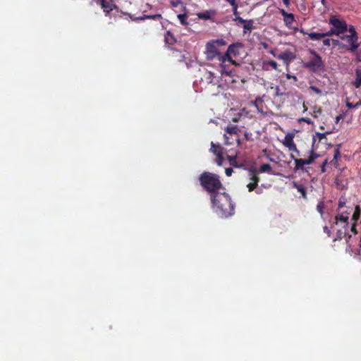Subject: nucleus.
Wrapping results in <instances>:
<instances>
[{
	"instance_id": "6",
	"label": "nucleus",
	"mask_w": 361,
	"mask_h": 361,
	"mask_svg": "<svg viewBox=\"0 0 361 361\" xmlns=\"http://www.w3.org/2000/svg\"><path fill=\"white\" fill-rule=\"evenodd\" d=\"M226 45V42L223 39H217L209 42L206 45L207 55L209 59H214L219 56L218 47Z\"/></svg>"
},
{
	"instance_id": "20",
	"label": "nucleus",
	"mask_w": 361,
	"mask_h": 361,
	"mask_svg": "<svg viewBox=\"0 0 361 361\" xmlns=\"http://www.w3.org/2000/svg\"><path fill=\"white\" fill-rule=\"evenodd\" d=\"M260 172H268L271 173V166L269 164H262L259 169Z\"/></svg>"
},
{
	"instance_id": "35",
	"label": "nucleus",
	"mask_w": 361,
	"mask_h": 361,
	"mask_svg": "<svg viewBox=\"0 0 361 361\" xmlns=\"http://www.w3.org/2000/svg\"><path fill=\"white\" fill-rule=\"evenodd\" d=\"M331 40L330 39H326L323 41V44L325 46H329L331 44Z\"/></svg>"
},
{
	"instance_id": "52",
	"label": "nucleus",
	"mask_w": 361,
	"mask_h": 361,
	"mask_svg": "<svg viewBox=\"0 0 361 361\" xmlns=\"http://www.w3.org/2000/svg\"><path fill=\"white\" fill-rule=\"evenodd\" d=\"M324 134H320V137H323Z\"/></svg>"
},
{
	"instance_id": "40",
	"label": "nucleus",
	"mask_w": 361,
	"mask_h": 361,
	"mask_svg": "<svg viewBox=\"0 0 361 361\" xmlns=\"http://www.w3.org/2000/svg\"><path fill=\"white\" fill-rule=\"evenodd\" d=\"M235 157H236V156H233V157H232V156H228V159H229V161H230L231 162H232L233 161H234V160H235Z\"/></svg>"
},
{
	"instance_id": "8",
	"label": "nucleus",
	"mask_w": 361,
	"mask_h": 361,
	"mask_svg": "<svg viewBox=\"0 0 361 361\" xmlns=\"http://www.w3.org/2000/svg\"><path fill=\"white\" fill-rule=\"evenodd\" d=\"M282 144L286 147L289 151L296 153L297 156H299V151L298 150L295 144L293 142V135L291 133L286 135L285 137L282 140Z\"/></svg>"
},
{
	"instance_id": "7",
	"label": "nucleus",
	"mask_w": 361,
	"mask_h": 361,
	"mask_svg": "<svg viewBox=\"0 0 361 361\" xmlns=\"http://www.w3.org/2000/svg\"><path fill=\"white\" fill-rule=\"evenodd\" d=\"M349 214L342 213L335 217V221L332 228L336 229L341 234L343 233L342 229L346 228L348 226Z\"/></svg>"
},
{
	"instance_id": "34",
	"label": "nucleus",
	"mask_w": 361,
	"mask_h": 361,
	"mask_svg": "<svg viewBox=\"0 0 361 361\" xmlns=\"http://www.w3.org/2000/svg\"><path fill=\"white\" fill-rule=\"evenodd\" d=\"M218 159L216 160V163L219 166H221L222 165V161H223V157L222 155L221 157H217Z\"/></svg>"
},
{
	"instance_id": "42",
	"label": "nucleus",
	"mask_w": 361,
	"mask_h": 361,
	"mask_svg": "<svg viewBox=\"0 0 361 361\" xmlns=\"http://www.w3.org/2000/svg\"><path fill=\"white\" fill-rule=\"evenodd\" d=\"M290 157H291V159H294L295 161V159H298L293 154H290Z\"/></svg>"
},
{
	"instance_id": "22",
	"label": "nucleus",
	"mask_w": 361,
	"mask_h": 361,
	"mask_svg": "<svg viewBox=\"0 0 361 361\" xmlns=\"http://www.w3.org/2000/svg\"><path fill=\"white\" fill-rule=\"evenodd\" d=\"M293 186L298 190V192H300L302 195L303 197H305V190L302 185L294 183Z\"/></svg>"
},
{
	"instance_id": "1",
	"label": "nucleus",
	"mask_w": 361,
	"mask_h": 361,
	"mask_svg": "<svg viewBox=\"0 0 361 361\" xmlns=\"http://www.w3.org/2000/svg\"><path fill=\"white\" fill-rule=\"evenodd\" d=\"M212 202L216 212L221 216L227 217L233 214L234 206L226 192L212 195Z\"/></svg>"
},
{
	"instance_id": "21",
	"label": "nucleus",
	"mask_w": 361,
	"mask_h": 361,
	"mask_svg": "<svg viewBox=\"0 0 361 361\" xmlns=\"http://www.w3.org/2000/svg\"><path fill=\"white\" fill-rule=\"evenodd\" d=\"M340 157V152L338 148H335L334 150V158L331 161L332 164L336 165L338 158Z\"/></svg>"
},
{
	"instance_id": "18",
	"label": "nucleus",
	"mask_w": 361,
	"mask_h": 361,
	"mask_svg": "<svg viewBox=\"0 0 361 361\" xmlns=\"http://www.w3.org/2000/svg\"><path fill=\"white\" fill-rule=\"evenodd\" d=\"M165 41L167 44H172L175 42V39L169 32H167L165 35Z\"/></svg>"
},
{
	"instance_id": "51",
	"label": "nucleus",
	"mask_w": 361,
	"mask_h": 361,
	"mask_svg": "<svg viewBox=\"0 0 361 361\" xmlns=\"http://www.w3.org/2000/svg\"><path fill=\"white\" fill-rule=\"evenodd\" d=\"M271 54L273 56H276V55H275V54H274V51H271Z\"/></svg>"
},
{
	"instance_id": "11",
	"label": "nucleus",
	"mask_w": 361,
	"mask_h": 361,
	"mask_svg": "<svg viewBox=\"0 0 361 361\" xmlns=\"http://www.w3.org/2000/svg\"><path fill=\"white\" fill-rule=\"evenodd\" d=\"M276 58L283 60L288 66L289 62L293 59L294 56L291 52L286 51L276 56Z\"/></svg>"
},
{
	"instance_id": "24",
	"label": "nucleus",
	"mask_w": 361,
	"mask_h": 361,
	"mask_svg": "<svg viewBox=\"0 0 361 361\" xmlns=\"http://www.w3.org/2000/svg\"><path fill=\"white\" fill-rule=\"evenodd\" d=\"M305 165V159H295V170Z\"/></svg>"
},
{
	"instance_id": "12",
	"label": "nucleus",
	"mask_w": 361,
	"mask_h": 361,
	"mask_svg": "<svg viewBox=\"0 0 361 361\" xmlns=\"http://www.w3.org/2000/svg\"><path fill=\"white\" fill-rule=\"evenodd\" d=\"M360 212H361V211H360V207L356 206L355 209V212H354L352 219H351V220L353 221V223L352 224V226H351V231L355 233H356V231H355V222L359 219L360 216Z\"/></svg>"
},
{
	"instance_id": "30",
	"label": "nucleus",
	"mask_w": 361,
	"mask_h": 361,
	"mask_svg": "<svg viewBox=\"0 0 361 361\" xmlns=\"http://www.w3.org/2000/svg\"><path fill=\"white\" fill-rule=\"evenodd\" d=\"M310 90H312L313 92H314L315 93H317V94H322V91L318 89L317 87H314V86H311L310 87Z\"/></svg>"
},
{
	"instance_id": "16",
	"label": "nucleus",
	"mask_w": 361,
	"mask_h": 361,
	"mask_svg": "<svg viewBox=\"0 0 361 361\" xmlns=\"http://www.w3.org/2000/svg\"><path fill=\"white\" fill-rule=\"evenodd\" d=\"M329 35V34L327 33H316V32H312V33H310L309 34V37L312 39H322V37H325V36H328Z\"/></svg>"
},
{
	"instance_id": "25",
	"label": "nucleus",
	"mask_w": 361,
	"mask_h": 361,
	"mask_svg": "<svg viewBox=\"0 0 361 361\" xmlns=\"http://www.w3.org/2000/svg\"><path fill=\"white\" fill-rule=\"evenodd\" d=\"M233 8L234 12H235L238 9V4L236 3V0H226Z\"/></svg>"
},
{
	"instance_id": "26",
	"label": "nucleus",
	"mask_w": 361,
	"mask_h": 361,
	"mask_svg": "<svg viewBox=\"0 0 361 361\" xmlns=\"http://www.w3.org/2000/svg\"><path fill=\"white\" fill-rule=\"evenodd\" d=\"M324 205L322 202H320L317 205V210L320 213L321 215L324 214Z\"/></svg>"
},
{
	"instance_id": "36",
	"label": "nucleus",
	"mask_w": 361,
	"mask_h": 361,
	"mask_svg": "<svg viewBox=\"0 0 361 361\" xmlns=\"http://www.w3.org/2000/svg\"><path fill=\"white\" fill-rule=\"evenodd\" d=\"M275 90H276V96H281V95L283 94V93L280 91V90H279V88L278 87H276L275 88Z\"/></svg>"
},
{
	"instance_id": "5",
	"label": "nucleus",
	"mask_w": 361,
	"mask_h": 361,
	"mask_svg": "<svg viewBox=\"0 0 361 361\" xmlns=\"http://www.w3.org/2000/svg\"><path fill=\"white\" fill-rule=\"evenodd\" d=\"M243 50V47L240 44H232L228 47V50L224 56H219V59L225 61L227 59L231 63L237 65L238 63L233 60V58L239 56Z\"/></svg>"
},
{
	"instance_id": "17",
	"label": "nucleus",
	"mask_w": 361,
	"mask_h": 361,
	"mask_svg": "<svg viewBox=\"0 0 361 361\" xmlns=\"http://www.w3.org/2000/svg\"><path fill=\"white\" fill-rule=\"evenodd\" d=\"M226 131L231 136L236 135H237L238 128H237V126H233L227 127L226 129Z\"/></svg>"
},
{
	"instance_id": "2",
	"label": "nucleus",
	"mask_w": 361,
	"mask_h": 361,
	"mask_svg": "<svg viewBox=\"0 0 361 361\" xmlns=\"http://www.w3.org/2000/svg\"><path fill=\"white\" fill-rule=\"evenodd\" d=\"M200 181L202 186L212 195L222 188L219 177L210 173H203L200 177Z\"/></svg>"
},
{
	"instance_id": "10",
	"label": "nucleus",
	"mask_w": 361,
	"mask_h": 361,
	"mask_svg": "<svg viewBox=\"0 0 361 361\" xmlns=\"http://www.w3.org/2000/svg\"><path fill=\"white\" fill-rule=\"evenodd\" d=\"M322 61L321 58L318 56H315L312 61L308 63V66L312 67L314 71H317L322 68Z\"/></svg>"
},
{
	"instance_id": "43",
	"label": "nucleus",
	"mask_w": 361,
	"mask_h": 361,
	"mask_svg": "<svg viewBox=\"0 0 361 361\" xmlns=\"http://www.w3.org/2000/svg\"><path fill=\"white\" fill-rule=\"evenodd\" d=\"M283 1L286 6L289 4V0H283Z\"/></svg>"
},
{
	"instance_id": "9",
	"label": "nucleus",
	"mask_w": 361,
	"mask_h": 361,
	"mask_svg": "<svg viewBox=\"0 0 361 361\" xmlns=\"http://www.w3.org/2000/svg\"><path fill=\"white\" fill-rule=\"evenodd\" d=\"M259 178L257 176L256 171H249V183L247 184V188L250 192L252 191L258 184Z\"/></svg>"
},
{
	"instance_id": "46",
	"label": "nucleus",
	"mask_w": 361,
	"mask_h": 361,
	"mask_svg": "<svg viewBox=\"0 0 361 361\" xmlns=\"http://www.w3.org/2000/svg\"><path fill=\"white\" fill-rule=\"evenodd\" d=\"M326 164H327V160H325V161H324V163H323V168L324 167V166H325V165H326ZM322 171H324V169H322Z\"/></svg>"
},
{
	"instance_id": "28",
	"label": "nucleus",
	"mask_w": 361,
	"mask_h": 361,
	"mask_svg": "<svg viewBox=\"0 0 361 361\" xmlns=\"http://www.w3.org/2000/svg\"><path fill=\"white\" fill-rule=\"evenodd\" d=\"M197 16H198V17L200 18H202V19H208V18H209V15L208 12L200 13H198Z\"/></svg>"
},
{
	"instance_id": "48",
	"label": "nucleus",
	"mask_w": 361,
	"mask_h": 361,
	"mask_svg": "<svg viewBox=\"0 0 361 361\" xmlns=\"http://www.w3.org/2000/svg\"><path fill=\"white\" fill-rule=\"evenodd\" d=\"M303 107H304V111H307V108L305 107V105L303 104Z\"/></svg>"
},
{
	"instance_id": "39",
	"label": "nucleus",
	"mask_w": 361,
	"mask_h": 361,
	"mask_svg": "<svg viewBox=\"0 0 361 361\" xmlns=\"http://www.w3.org/2000/svg\"><path fill=\"white\" fill-rule=\"evenodd\" d=\"M224 137H225V140H226V144L227 145H231L232 142H229V137L226 135H224Z\"/></svg>"
},
{
	"instance_id": "31",
	"label": "nucleus",
	"mask_w": 361,
	"mask_h": 361,
	"mask_svg": "<svg viewBox=\"0 0 361 361\" xmlns=\"http://www.w3.org/2000/svg\"><path fill=\"white\" fill-rule=\"evenodd\" d=\"M298 121L299 123H300V122H302V121H304V122H306V123H308V124H311V123H312V121H311L310 119H309V118H299V119L298 120Z\"/></svg>"
},
{
	"instance_id": "4",
	"label": "nucleus",
	"mask_w": 361,
	"mask_h": 361,
	"mask_svg": "<svg viewBox=\"0 0 361 361\" xmlns=\"http://www.w3.org/2000/svg\"><path fill=\"white\" fill-rule=\"evenodd\" d=\"M348 31L350 32L349 35H344L341 38L348 43L350 51H355L359 47L357 32L353 26H350Z\"/></svg>"
},
{
	"instance_id": "19",
	"label": "nucleus",
	"mask_w": 361,
	"mask_h": 361,
	"mask_svg": "<svg viewBox=\"0 0 361 361\" xmlns=\"http://www.w3.org/2000/svg\"><path fill=\"white\" fill-rule=\"evenodd\" d=\"M361 85V71H356V80L354 82V85L355 87H359Z\"/></svg>"
},
{
	"instance_id": "29",
	"label": "nucleus",
	"mask_w": 361,
	"mask_h": 361,
	"mask_svg": "<svg viewBox=\"0 0 361 361\" xmlns=\"http://www.w3.org/2000/svg\"><path fill=\"white\" fill-rule=\"evenodd\" d=\"M322 113V109L320 108L315 107L313 111V116L314 117H317L319 114Z\"/></svg>"
},
{
	"instance_id": "49",
	"label": "nucleus",
	"mask_w": 361,
	"mask_h": 361,
	"mask_svg": "<svg viewBox=\"0 0 361 361\" xmlns=\"http://www.w3.org/2000/svg\"><path fill=\"white\" fill-rule=\"evenodd\" d=\"M324 231H326V232H329L328 228L327 227H324Z\"/></svg>"
},
{
	"instance_id": "41",
	"label": "nucleus",
	"mask_w": 361,
	"mask_h": 361,
	"mask_svg": "<svg viewBox=\"0 0 361 361\" xmlns=\"http://www.w3.org/2000/svg\"><path fill=\"white\" fill-rule=\"evenodd\" d=\"M312 161V159H305V165L310 164Z\"/></svg>"
},
{
	"instance_id": "45",
	"label": "nucleus",
	"mask_w": 361,
	"mask_h": 361,
	"mask_svg": "<svg viewBox=\"0 0 361 361\" xmlns=\"http://www.w3.org/2000/svg\"><path fill=\"white\" fill-rule=\"evenodd\" d=\"M178 2H174V1H173V2H172V5H173V6H178Z\"/></svg>"
},
{
	"instance_id": "47",
	"label": "nucleus",
	"mask_w": 361,
	"mask_h": 361,
	"mask_svg": "<svg viewBox=\"0 0 361 361\" xmlns=\"http://www.w3.org/2000/svg\"><path fill=\"white\" fill-rule=\"evenodd\" d=\"M343 206V204L341 202H339V207L341 208V207H342Z\"/></svg>"
},
{
	"instance_id": "27",
	"label": "nucleus",
	"mask_w": 361,
	"mask_h": 361,
	"mask_svg": "<svg viewBox=\"0 0 361 361\" xmlns=\"http://www.w3.org/2000/svg\"><path fill=\"white\" fill-rule=\"evenodd\" d=\"M360 105H361V101H360L359 102H357L355 104H353L350 103L349 102H346V106L348 108H357Z\"/></svg>"
},
{
	"instance_id": "44",
	"label": "nucleus",
	"mask_w": 361,
	"mask_h": 361,
	"mask_svg": "<svg viewBox=\"0 0 361 361\" xmlns=\"http://www.w3.org/2000/svg\"><path fill=\"white\" fill-rule=\"evenodd\" d=\"M332 42H333L335 45H337V44H338V43H339V42H338V41H337V40H332Z\"/></svg>"
},
{
	"instance_id": "23",
	"label": "nucleus",
	"mask_w": 361,
	"mask_h": 361,
	"mask_svg": "<svg viewBox=\"0 0 361 361\" xmlns=\"http://www.w3.org/2000/svg\"><path fill=\"white\" fill-rule=\"evenodd\" d=\"M187 16L185 14H179L178 15V18L179 19L180 23L183 25H187L188 23L186 21Z\"/></svg>"
},
{
	"instance_id": "53",
	"label": "nucleus",
	"mask_w": 361,
	"mask_h": 361,
	"mask_svg": "<svg viewBox=\"0 0 361 361\" xmlns=\"http://www.w3.org/2000/svg\"><path fill=\"white\" fill-rule=\"evenodd\" d=\"M357 60L358 61H361V59L360 57H358Z\"/></svg>"
},
{
	"instance_id": "14",
	"label": "nucleus",
	"mask_w": 361,
	"mask_h": 361,
	"mask_svg": "<svg viewBox=\"0 0 361 361\" xmlns=\"http://www.w3.org/2000/svg\"><path fill=\"white\" fill-rule=\"evenodd\" d=\"M283 20L286 25L290 26L294 21V16L291 13L283 11Z\"/></svg>"
},
{
	"instance_id": "32",
	"label": "nucleus",
	"mask_w": 361,
	"mask_h": 361,
	"mask_svg": "<svg viewBox=\"0 0 361 361\" xmlns=\"http://www.w3.org/2000/svg\"><path fill=\"white\" fill-rule=\"evenodd\" d=\"M268 63L274 69L277 70V63L274 61H270Z\"/></svg>"
},
{
	"instance_id": "50",
	"label": "nucleus",
	"mask_w": 361,
	"mask_h": 361,
	"mask_svg": "<svg viewBox=\"0 0 361 361\" xmlns=\"http://www.w3.org/2000/svg\"><path fill=\"white\" fill-rule=\"evenodd\" d=\"M245 29H249V26L245 25V27H244Z\"/></svg>"
},
{
	"instance_id": "37",
	"label": "nucleus",
	"mask_w": 361,
	"mask_h": 361,
	"mask_svg": "<svg viewBox=\"0 0 361 361\" xmlns=\"http://www.w3.org/2000/svg\"><path fill=\"white\" fill-rule=\"evenodd\" d=\"M286 78H287L288 79L293 78L295 81H296V80H297V78H296L295 75H290V74H288H288H286Z\"/></svg>"
},
{
	"instance_id": "38",
	"label": "nucleus",
	"mask_w": 361,
	"mask_h": 361,
	"mask_svg": "<svg viewBox=\"0 0 361 361\" xmlns=\"http://www.w3.org/2000/svg\"><path fill=\"white\" fill-rule=\"evenodd\" d=\"M343 115H339L336 117V123H338L340 120L343 119Z\"/></svg>"
},
{
	"instance_id": "3",
	"label": "nucleus",
	"mask_w": 361,
	"mask_h": 361,
	"mask_svg": "<svg viewBox=\"0 0 361 361\" xmlns=\"http://www.w3.org/2000/svg\"><path fill=\"white\" fill-rule=\"evenodd\" d=\"M329 24L332 26V28L328 32L329 35L333 34L339 35L348 30L346 23L337 16H331L330 17Z\"/></svg>"
},
{
	"instance_id": "33",
	"label": "nucleus",
	"mask_w": 361,
	"mask_h": 361,
	"mask_svg": "<svg viewBox=\"0 0 361 361\" xmlns=\"http://www.w3.org/2000/svg\"><path fill=\"white\" fill-rule=\"evenodd\" d=\"M225 173H226V176H231V174L233 173V169H231V168H226V170H225Z\"/></svg>"
},
{
	"instance_id": "15",
	"label": "nucleus",
	"mask_w": 361,
	"mask_h": 361,
	"mask_svg": "<svg viewBox=\"0 0 361 361\" xmlns=\"http://www.w3.org/2000/svg\"><path fill=\"white\" fill-rule=\"evenodd\" d=\"M211 151L217 157H221L222 155V149L221 146L215 145L213 142H212Z\"/></svg>"
},
{
	"instance_id": "13",
	"label": "nucleus",
	"mask_w": 361,
	"mask_h": 361,
	"mask_svg": "<svg viewBox=\"0 0 361 361\" xmlns=\"http://www.w3.org/2000/svg\"><path fill=\"white\" fill-rule=\"evenodd\" d=\"M101 6L104 12L109 13L116 6L110 0H102Z\"/></svg>"
}]
</instances>
